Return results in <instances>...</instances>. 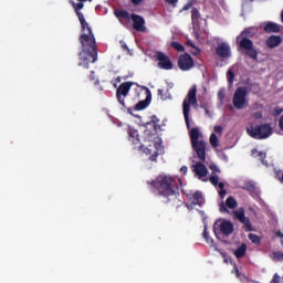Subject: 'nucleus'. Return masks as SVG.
I'll return each mask as SVG.
<instances>
[{
	"label": "nucleus",
	"mask_w": 283,
	"mask_h": 283,
	"mask_svg": "<svg viewBox=\"0 0 283 283\" xmlns=\"http://www.w3.org/2000/svg\"><path fill=\"white\" fill-rule=\"evenodd\" d=\"M158 150H155V153L149 156L148 160H150L151 163H158Z\"/></svg>",
	"instance_id": "36"
},
{
	"label": "nucleus",
	"mask_w": 283,
	"mask_h": 283,
	"mask_svg": "<svg viewBox=\"0 0 283 283\" xmlns=\"http://www.w3.org/2000/svg\"><path fill=\"white\" fill-rule=\"evenodd\" d=\"M234 271H235V275H237V277H240V275H242V274L240 273V270H238V268H237V266L234 268Z\"/></svg>",
	"instance_id": "50"
},
{
	"label": "nucleus",
	"mask_w": 283,
	"mask_h": 283,
	"mask_svg": "<svg viewBox=\"0 0 283 283\" xmlns=\"http://www.w3.org/2000/svg\"><path fill=\"white\" fill-rule=\"evenodd\" d=\"M247 96H249V93L247 92V87L244 86L237 87L232 97V103L235 109H244V107L249 105V102L247 101Z\"/></svg>",
	"instance_id": "8"
},
{
	"label": "nucleus",
	"mask_w": 283,
	"mask_h": 283,
	"mask_svg": "<svg viewBox=\"0 0 283 283\" xmlns=\"http://www.w3.org/2000/svg\"><path fill=\"white\" fill-rule=\"evenodd\" d=\"M192 205H198L199 207H202V192L196 191L192 195Z\"/></svg>",
	"instance_id": "25"
},
{
	"label": "nucleus",
	"mask_w": 283,
	"mask_h": 283,
	"mask_svg": "<svg viewBox=\"0 0 283 283\" xmlns=\"http://www.w3.org/2000/svg\"><path fill=\"white\" fill-rule=\"evenodd\" d=\"M248 238L252 241V244H260V242H262V238L258 234L250 233Z\"/></svg>",
	"instance_id": "32"
},
{
	"label": "nucleus",
	"mask_w": 283,
	"mask_h": 283,
	"mask_svg": "<svg viewBox=\"0 0 283 283\" xmlns=\"http://www.w3.org/2000/svg\"><path fill=\"white\" fill-rule=\"evenodd\" d=\"M272 258L273 260H277V261L283 260V252H280V251L273 252Z\"/></svg>",
	"instance_id": "35"
},
{
	"label": "nucleus",
	"mask_w": 283,
	"mask_h": 283,
	"mask_svg": "<svg viewBox=\"0 0 283 283\" xmlns=\"http://www.w3.org/2000/svg\"><path fill=\"white\" fill-rule=\"evenodd\" d=\"M222 130H223L222 126H220V125L214 126L216 134L222 135Z\"/></svg>",
	"instance_id": "43"
},
{
	"label": "nucleus",
	"mask_w": 283,
	"mask_h": 283,
	"mask_svg": "<svg viewBox=\"0 0 283 283\" xmlns=\"http://www.w3.org/2000/svg\"><path fill=\"white\" fill-rule=\"evenodd\" d=\"M218 98H219V101H224V90H220L218 92Z\"/></svg>",
	"instance_id": "41"
},
{
	"label": "nucleus",
	"mask_w": 283,
	"mask_h": 283,
	"mask_svg": "<svg viewBox=\"0 0 283 283\" xmlns=\"http://www.w3.org/2000/svg\"><path fill=\"white\" fill-rule=\"evenodd\" d=\"M241 224H243V229L247 232L253 231V224L251 223V219L249 217H245L243 221H240Z\"/></svg>",
	"instance_id": "27"
},
{
	"label": "nucleus",
	"mask_w": 283,
	"mask_h": 283,
	"mask_svg": "<svg viewBox=\"0 0 283 283\" xmlns=\"http://www.w3.org/2000/svg\"><path fill=\"white\" fill-rule=\"evenodd\" d=\"M116 81H117V83H120L123 81V78H120V76H117Z\"/></svg>",
	"instance_id": "55"
},
{
	"label": "nucleus",
	"mask_w": 283,
	"mask_h": 283,
	"mask_svg": "<svg viewBox=\"0 0 283 283\" xmlns=\"http://www.w3.org/2000/svg\"><path fill=\"white\" fill-rule=\"evenodd\" d=\"M202 235L203 240H206L208 244H213V240L211 239V237H209V231L207 230V228H205Z\"/></svg>",
	"instance_id": "34"
},
{
	"label": "nucleus",
	"mask_w": 283,
	"mask_h": 283,
	"mask_svg": "<svg viewBox=\"0 0 283 283\" xmlns=\"http://www.w3.org/2000/svg\"><path fill=\"white\" fill-rule=\"evenodd\" d=\"M262 112H256V113H253V118H256V119H260L262 118Z\"/></svg>",
	"instance_id": "45"
},
{
	"label": "nucleus",
	"mask_w": 283,
	"mask_h": 283,
	"mask_svg": "<svg viewBox=\"0 0 283 283\" xmlns=\"http://www.w3.org/2000/svg\"><path fill=\"white\" fill-rule=\"evenodd\" d=\"M132 3L134 6H140V3H143V0H132Z\"/></svg>",
	"instance_id": "48"
},
{
	"label": "nucleus",
	"mask_w": 283,
	"mask_h": 283,
	"mask_svg": "<svg viewBox=\"0 0 283 283\" xmlns=\"http://www.w3.org/2000/svg\"><path fill=\"white\" fill-rule=\"evenodd\" d=\"M276 237H277V238H281V240H282V239H283V233H282V231L279 230V231L276 232Z\"/></svg>",
	"instance_id": "52"
},
{
	"label": "nucleus",
	"mask_w": 283,
	"mask_h": 283,
	"mask_svg": "<svg viewBox=\"0 0 283 283\" xmlns=\"http://www.w3.org/2000/svg\"><path fill=\"white\" fill-rule=\"evenodd\" d=\"M219 231L226 238H229L234 231L233 223L231 221L223 220L219 226Z\"/></svg>",
	"instance_id": "15"
},
{
	"label": "nucleus",
	"mask_w": 283,
	"mask_h": 283,
	"mask_svg": "<svg viewBox=\"0 0 283 283\" xmlns=\"http://www.w3.org/2000/svg\"><path fill=\"white\" fill-rule=\"evenodd\" d=\"M115 17L117 19H124L125 21H132V15H129V11H126V10L115 11Z\"/></svg>",
	"instance_id": "22"
},
{
	"label": "nucleus",
	"mask_w": 283,
	"mask_h": 283,
	"mask_svg": "<svg viewBox=\"0 0 283 283\" xmlns=\"http://www.w3.org/2000/svg\"><path fill=\"white\" fill-rule=\"evenodd\" d=\"M218 180H220V178L218 177V172H211L209 181L211 182V185H213V187H219V196L221 198H224V196H227V190H224V184L218 182Z\"/></svg>",
	"instance_id": "14"
},
{
	"label": "nucleus",
	"mask_w": 283,
	"mask_h": 283,
	"mask_svg": "<svg viewBox=\"0 0 283 283\" xmlns=\"http://www.w3.org/2000/svg\"><path fill=\"white\" fill-rule=\"evenodd\" d=\"M158 96H160L161 101H167V94H165V90L158 88Z\"/></svg>",
	"instance_id": "38"
},
{
	"label": "nucleus",
	"mask_w": 283,
	"mask_h": 283,
	"mask_svg": "<svg viewBox=\"0 0 283 283\" xmlns=\"http://www.w3.org/2000/svg\"><path fill=\"white\" fill-rule=\"evenodd\" d=\"M133 85H135L134 82H123L116 90L117 102L122 107H124V109H127L128 114H132V107H127V104H125V97L129 96Z\"/></svg>",
	"instance_id": "7"
},
{
	"label": "nucleus",
	"mask_w": 283,
	"mask_h": 283,
	"mask_svg": "<svg viewBox=\"0 0 283 283\" xmlns=\"http://www.w3.org/2000/svg\"><path fill=\"white\" fill-rule=\"evenodd\" d=\"M190 142L197 158L200 160L192 166V171L201 180V178H207V174H209L207 166L203 164L207 160V142L200 140V130L198 128H191Z\"/></svg>",
	"instance_id": "2"
},
{
	"label": "nucleus",
	"mask_w": 283,
	"mask_h": 283,
	"mask_svg": "<svg viewBox=\"0 0 283 283\" xmlns=\"http://www.w3.org/2000/svg\"><path fill=\"white\" fill-rule=\"evenodd\" d=\"M122 48H123V50L129 51V46H127V44H123Z\"/></svg>",
	"instance_id": "54"
},
{
	"label": "nucleus",
	"mask_w": 283,
	"mask_h": 283,
	"mask_svg": "<svg viewBox=\"0 0 283 283\" xmlns=\"http://www.w3.org/2000/svg\"><path fill=\"white\" fill-rule=\"evenodd\" d=\"M200 49L198 46H195L193 51H191V54H193V56H198L200 55Z\"/></svg>",
	"instance_id": "42"
},
{
	"label": "nucleus",
	"mask_w": 283,
	"mask_h": 283,
	"mask_svg": "<svg viewBox=\"0 0 283 283\" xmlns=\"http://www.w3.org/2000/svg\"><path fill=\"white\" fill-rule=\"evenodd\" d=\"M156 59L160 70H174V62L163 52H157Z\"/></svg>",
	"instance_id": "11"
},
{
	"label": "nucleus",
	"mask_w": 283,
	"mask_h": 283,
	"mask_svg": "<svg viewBox=\"0 0 283 283\" xmlns=\"http://www.w3.org/2000/svg\"><path fill=\"white\" fill-rule=\"evenodd\" d=\"M147 185H150L157 191L158 196L166 198V202H170V198L176 200V188L178 187L176 178L163 174L157 176L155 180L147 181Z\"/></svg>",
	"instance_id": "3"
},
{
	"label": "nucleus",
	"mask_w": 283,
	"mask_h": 283,
	"mask_svg": "<svg viewBox=\"0 0 283 283\" xmlns=\"http://www.w3.org/2000/svg\"><path fill=\"white\" fill-rule=\"evenodd\" d=\"M280 43H282V36H280V35H271L266 40L265 45L268 48L273 49V48H277V45H280Z\"/></svg>",
	"instance_id": "17"
},
{
	"label": "nucleus",
	"mask_w": 283,
	"mask_h": 283,
	"mask_svg": "<svg viewBox=\"0 0 283 283\" xmlns=\"http://www.w3.org/2000/svg\"><path fill=\"white\" fill-rule=\"evenodd\" d=\"M170 45L174 50H177V52H185V46L180 44V42H171Z\"/></svg>",
	"instance_id": "33"
},
{
	"label": "nucleus",
	"mask_w": 283,
	"mask_h": 283,
	"mask_svg": "<svg viewBox=\"0 0 283 283\" xmlns=\"http://www.w3.org/2000/svg\"><path fill=\"white\" fill-rule=\"evenodd\" d=\"M241 189H243V191H248L250 196H255V184L252 181H247L243 186H241Z\"/></svg>",
	"instance_id": "21"
},
{
	"label": "nucleus",
	"mask_w": 283,
	"mask_h": 283,
	"mask_svg": "<svg viewBox=\"0 0 283 283\" xmlns=\"http://www.w3.org/2000/svg\"><path fill=\"white\" fill-rule=\"evenodd\" d=\"M74 10H75V13L78 18V14H83V12H81V10H83V8H85V4L83 2H73L72 3Z\"/></svg>",
	"instance_id": "29"
},
{
	"label": "nucleus",
	"mask_w": 283,
	"mask_h": 283,
	"mask_svg": "<svg viewBox=\"0 0 283 283\" xmlns=\"http://www.w3.org/2000/svg\"><path fill=\"white\" fill-rule=\"evenodd\" d=\"M167 3L174 4V3H178V0H166Z\"/></svg>",
	"instance_id": "53"
},
{
	"label": "nucleus",
	"mask_w": 283,
	"mask_h": 283,
	"mask_svg": "<svg viewBox=\"0 0 283 283\" xmlns=\"http://www.w3.org/2000/svg\"><path fill=\"white\" fill-rule=\"evenodd\" d=\"M196 94H198V88L196 85H193L189 90L188 95L182 103L184 118L188 129L191 127V122L189 120V112H191V105H198V97Z\"/></svg>",
	"instance_id": "5"
},
{
	"label": "nucleus",
	"mask_w": 283,
	"mask_h": 283,
	"mask_svg": "<svg viewBox=\"0 0 283 283\" xmlns=\"http://www.w3.org/2000/svg\"><path fill=\"white\" fill-rule=\"evenodd\" d=\"M234 255L238 260L244 258V255H247V243H242L241 247L234 251Z\"/></svg>",
	"instance_id": "23"
},
{
	"label": "nucleus",
	"mask_w": 283,
	"mask_h": 283,
	"mask_svg": "<svg viewBox=\"0 0 283 283\" xmlns=\"http://www.w3.org/2000/svg\"><path fill=\"white\" fill-rule=\"evenodd\" d=\"M233 216L237 220H239V222L244 221V219L247 218L244 208H239L238 210H235L233 212Z\"/></svg>",
	"instance_id": "26"
},
{
	"label": "nucleus",
	"mask_w": 283,
	"mask_h": 283,
	"mask_svg": "<svg viewBox=\"0 0 283 283\" xmlns=\"http://www.w3.org/2000/svg\"><path fill=\"white\" fill-rule=\"evenodd\" d=\"M187 45H188L189 48H192V49L197 48L196 44H193L192 41H188V42H187Z\"/></svg>",
	"instance_id": "49"
},
{
	"label": "nucleus",
	"mask_w": 283,
	"mask_h": 283,
	"mask_svg": "<svg viewBox=\"0 0 283 283\" xmlns=\"http://www.w3.org/2000/svg\"><path fill=\"white\" fill-rule=\"evenodd\" d=\"M258 34V29L255 27H250L244 29L240 35L237 36V43L241 50L245 51L247 56L253 61H258V50L253 46V36Z\"/></svg>",
	"instance_id": "4"
},
{
	"label": "nucleus",
	"mask_w": 283,
	"mask_h": 283,
	"mask_svg": "<svg viewBox=\"0 0 283 283\" xmlns=\"http://www.w3.org/2000/svg\"><path fill=\"white\" fill-rule=\"evenodd\" d=\"M127 134H128V140L132 143L134 149H137V151H142L143 149L146 156L151 155V149L140 144V135H138V130L129 127L127 130Z\"/></svg>",
	"instance_id": "9"
},
{
	"label": "nucleus",
	"mask_w": 283,
	"mask_h": 283,
	"mask_svg": "<svg viewBox=\"0 0 283 283\" xmlns=\"http://www.w3.org/2000/svg\"><path fill=\"white\" fill-rule=\"evenodd\" d=\"M227 207L228 209H235L238 207V201L235 200V198H233L232 196L228 197L226 200V205H220V211L222 213L227 212Z\"/></svg>",
	"instance_id": "16"
},
{
	"label": "nucleus",
	"mask_w": 283,
	"mask_h": 283,
	"mask_svg": "<svg viewBox=\"0 0 283 283\" xmlns=\"http://www.w3.org/2000/svg\"><path fill=\"white\" fill-rule=\"evenodd\" d=\"M209 169H211L212 174H220V168L216 164L210 165Z\"/></svg>",
	"instance_id": "39"
},
{
	"label": "nucleus",
	"mask_w": 283,
	"mask_h": 283,
	"mask_svg": "<svg viewBox=\"0 0 283 283\" xmlns=\"http://www.w3.org/2000/svg\"><path fill=\"white\" fill-rule=\"evenodd\" d=\"M282 113H283V108H281V107L274 108V116H280V114H282Z\"/></svg>",
	"instance_id": "44"
},
{
	"label": "nucleus",
	"mask_w": 283,
	"mask_h": 283,
	"mask_svg": "<svg viewBox=\"0 0 283 283\" xmlns=\"http://www.w3.org/2000/svg\"><path fill=\"white\" fill-rule=\"evenodd\" d=\"M227 78H228L229 85H233V81L235 80V73H233V69L228 70Z\"/></svg>",
	"instance_id": "31"
},
{
	"label": "nucleus",
	"mask_w": 283,
	"mask_h": 283,
	"mask_svg": "<svg viewBox=\"0 0 283 283\" xmlns=\"http://www.w3.org/2000/svg\"><path fill=\"white\" fill-rule=\"evenodd\" d=\"M77 19L82 28V34H80L82 51L78 53L77 65L85 70H90V63L98 61V46L96 45V38L94 36L92 27L85 21V15L78 13Z\"/></svg>",
	"instance_id": "1"
},
{
	"label": "nucleus",
	"mask_w": 283,
	"mask_h": 283,
	"mask_svg": "<svg viewBox=\"0 0 283 283\" xmlns=\"http://www.w3.org/2000/svg\"><path fill=\"white\" fill-rule=\"evenodd\" d=\"M180 171H181V174H184V176H187V171H188L187 166H182V167L180 168Z\"/></svg>",
	"instance_id": "46"
},
{
	"label": "nucleus",
	"mask_w": 283,
	"mask_h": 283,
	"mask_svg": "<svg viewBox=\"0 0 283 283\" xmlns=\"http://www.w3.org/2000/svg\"><path fill=\"white\" fill-rule=\"evenodd\" d=\"M247 133L255 140H265V138L273 136V127L271 124H261L259 126H251L247 129Z\"/></svg>",
	"instance_id": "6"
},
{
	"label": "nucleus",
	"mask_w": 283,
	"mask_h": 283,
	"mask_svg": "<svg viewBox=\"0 0 283 283\" xmlns=\"http://www.w3.org/2000/svg\"><path fill=\"white\" fill-rule=\"evenodd\" d=\"M264 32H268L269 34L271 33L277 34V32H280V25L275 22H268L264 25Z\"/></svg>",
	"instance_id": "18"
},
{
	"label": "nucleus",
	"mask_w": 283,
	"mask_h": 283,
	"mask_svg": "<svg viewBox=\"0 0 283 283\" xmlns=\"http://www.w3.org/2000/svg\"><path fill=\"white\" fill-rule=\"evenodd\" d=\"M216 251H217L218 253H220V255L223 258L224 263L228 264V263H229V259H227L226 252H223L222 250H220V249H218V248H216Z\"/></svg>",
	"instance_id": "37"
},
{
	"label": "nucleus",
	"mask_w": 283,
	"mask_h": 283,
	"mask_svg": "<svg viewBox=\"0 0 283 283\" xmlns=\"http://www.w3.org/2000/svg\"><path fill=\"white\" fill-rule=\"evenodd\" d=\"M130 21L133 22V28L136 32H145L147 28L145 27V18L136 13L130 14Z\"/></svg>",
	"instance_id": "12"
},
{
	"label": "nucleus",
	"mask_w": 283,
	"mask_h": 283,
	"mask_svg": "<svg viewBox=\"0 0 283 283\" xmlns=\"http://www.w3.org/2000/svg\"><path fill=\"white\" fill-rule=\"evenodd\" d=\"M149 125H153V126H154L155 132H160V129H161L160 119H159L158 116H156V115H153V116L150 117V122H147V123L145 124V127H149Z\"/></svg>",
	"instance_id": "19"
},
{
	"label": "nucleus",
	"mask_w": 283,
	"mask_h": 283,
	"mask_svg": "<svg viewBox=\"0 0 283 283\" xmlns=\"http://www.w3.org/2000/svg\"><path fill=\"white\" fill-rule=\"evenodd\" d=\"M234 271H235V275H237V277H240V275H242V274L240 273V270H238V268H237V266L234 268Z\"/></svg>",
	"instance_id": "51"
},
{
	"label": "nucleus",
	"mask_w": 283,
	"mask_h": 283,
	"mask_svg": "<svg viewBox=\"0 0 283 283\" xmlns=\"http://www.w3.org/2000/svg\"><path fill=\"white\" fill-rule=\"evenodd\" d=\"M216 54L219 59H230L231 46L227 42H221L216 48Z\"/></svg>",
	"instance_id": "13"
},
{
	"label": "nucleus",
	"mask_w": 283,
	"mask_h": 283,
	"mask_svg": "<svg viewBox=\"0 0 283 283\" xmlns=\"http://www.w3.org/2000/svg\"><path fill=\"white\" fill-rule=\"evenodd\" d=\"M210 145L211 147H220V140L218 139V135H216V133L210 135Z\"/></svg>",
	"instance_id": "30"
},
{
	"label": "nucleus",
	"mask_w": 283,
	"mask_h": 283,
	"mask_svg": "<svg viewBox=\"0 0 283 283\" xmlns=\"http://www.w3.org/2000/svg\"><path fill=\"white\" fill-rule=\"evenodd\" d=\"M149 101H150V96H149V95H147L146 99L139 101V102L135 105L136 112H140V111H143V109H147V107H149Z\"/></svg>",
	"instance_id": "20"
},
{
	"label": "nucleus",
	"mask_w": 283,
	"mask_h": 283,
	"mask_svg": "<svg viewBox=\"0 0 283 283\" xmlns=\"http://www.w3.org/2000/svg\"><path fill=\"white\" fill-rule=\"evenodd\" d=\"M279 127L283 132V115L281 116V118L279 120Z\"/></svg>",
	"instance_id": "47"
},
{
	"label": "nucleus",
	"mask_w": 283,
	"mask_h": 283,
	"mask_svg": "<svg viewBox=\"0 0 283 283\" xmlns=\"http://www.w3.org/2000/svg\"><path fill=\"white\" fill-rule=\"evenodd\" d=\"M148 94H149V90H147Z\"/></svg>",
	"instance_id": "57"
},
{
	"label": "nucleus",
	"mask_w": 283,
	"mask_h": 283,
	"mask_svg": "<svg viewBox=\"0 0 283 283\" xmlns=\"http://www.w3.org/2000/svg\"><path fill=\"white\" fill-rule=\"evenodd\" d=\"M206 114H209V109L206 108Z\"/></svg>",
	"instance_id": "56"
},
{
	"label": "nucleus",
	"mask_w": 283,
	"mask_h": 283,
	"mask_svg": "<svg viewBox=\"0 0 283 283\" xmlns=\"http://www.w3.org/2000/svg\"><path fill=\"white\" fill-rule=\"evenodd\" d=\"M191 21L195 25H200V11L197 8L191 11Z\"/></svg>",
	"instance_id": "24"
},
{
	"label": "nucleus",
	"mask_w": 283,
	"mask_h": 283,
	"mask_svg": "<svg viewBox=\"0 0 283 283\" xmlns=\"http://www.w3.org/2000/svg\"><path fill=\"white\" fill-rule=\"evenodd\" d=\"M252 156H255V154H258V158L259 160H261V163L263 165H266V163L264 160H266V154L264 151H258V149H252Z\"/></svg>",
	"instance_id": "28"
},
{
	"label": "nucleus",
	"mask_w": 283,
	"mask_h": 283,
	"mask_svg": "<svg viewBox=\"0 0 283 283\" xmlns=\"http://www.w3.org/2000/svg\"><path fill=\"white\" fill-rule=\"evenodd\" d=\"M191 8H193V2L190 1L184 6L182 10L187 11V10H191Z\"/></svg>",
	"instance_id": "40"
},
{
	"label": "nucleus",
	"mask_w": 283,
	"mask_h": 283,
	"mask_svg": "<svg viewBox=\"0 0 283 283\" xmlns=\"http://www.w3.org/2000/svg\"><path fill=\"white\" fill-rule=\"evenodd\" d=\"M193 57L189 53H185L178 59V67L182 72H189V70H193Z\"/></svg>",
	"instance_id": "10"
}]
</instances>
